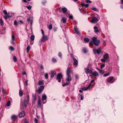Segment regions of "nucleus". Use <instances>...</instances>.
<instances>
[{
	"label": "nucleus",
	"mask_w": 123,
	"mask_h": 123,
	"mask_svg": "<svg viewBox=\"0 0 123 123\" xmlns=\"http://www.w3.org/2000/svg\"><path fill=\"white\" fill-rule=\"evenodd\" d=\"M47 98V96L46 95L45 93H43L42 95V99L43 101V104H45L46 103V101H45L44 102V100H46Z\"/></svg>",
	"instance_id": "nucleus-7"
},
{
	"label": "nucleus",
	"mask_w": 123,
	"mask_h": 123,
	"mask_svg": "<svg viewBox=\"0 0 123 123\" xmlns=\"http://www.w3.org/2000/svg\"><path fill=\"white\" fill-rule=\"evenodd\" d=\"M32 95L33 97V100L35 101V100L36 99V95L34 94H33Z\"/></svg>",
	"instance_id": "nucleus-27"
},
{
	"label": "nucleus",
	"mask_w": 123,
	"mask_h": 123,
	"mask_svg": "<svg viewBox=\"0 0 123 123\" xmlns=\"http://www.w3.org/2000/svg\"><path fill=\"white\" fill-rule=\"evenodd\" d=\"M109 55L107 53H105L103 56V58L101 59V61L103 62H107L108 61Z\"/></svg>",
	"instance_id": "nucleus-2"
},
{
	"label": "nucleus",
	"mask_w": 123,
	"mask_h": 123,
	"mask_svg": "<svg viewBox=\"0 0 123 123\" xmlns=\"http://www.w3.org/2000/svg\"><path fill=\"white\" fill-rule=\"evenodd\" d=\"M85 72L86 74H87L88 73H89V70L88 67L86 68H85Z\"/></svg>",
	"instance_id": "nucleus-24"
},
{
	"label": "nucleus",
	"mask_w": 123,
	"mask_h": 123,
	"mask_svg": "<svg viewBox=\"0 0 123 123\" xmlns=\"http://www.w3.org/2000/svg\"><path fill=\"white\" fill-rule=\"evenodd\" d=\"M25 112L24 111H22L18 114V117L19 118H21L24 117L25 116Z\"/></svg>",
	"instance_id": "nucleus-10"
},
{
	"label": "nucleus",
	"mask_w": 123,
	"mask_h": 123,
	"mask_svg": "<svg viewBox=\"0 0 123 123\" xmlns=\"http://www.w3.org/2000/svg\"><path fill=\"white\" fill-rule=\"evenodd\" d=\"M52 61L54 62H56V60L55 58H53L52 59Z\"/></svg>",
	"instance_id": "nucleus-49"
},
{
	"label": "nucleus",
	"mask_w": 123,
	"mask_h": 123,
	"mask_svg": "<svg viewBox=\"0 0 123 123\" xmlns=\"http://www.w3.org/2000/svg\"><path fill=\"white\" fill-rule=\"evenodd\" d=\"M61 21L64 23H65L66 22V18H62Z\"/></svg>",
	"instance_id": "nucleus-31"
},
{
	"label": "nucleus",
	"mask_w": 123,
	"mask_h": 123,
	"mask_svg": "<svg viewBox=\"0 0 123 123\" xmlns=\"http://www.w3.org/2000/svg\"><path fill=\"white\" fill-rule=\"evenodd\" d=\"M17 117V116L15 115H13L12 116L11 118L13 121H14L16 119Z\"/></svg>",
	"instance_id": "nucleus-17"
},
{
	"label": "nucleus",
	"mask_w": 123,
	"mask_h": 123,
	"mask_svg": "<svg viewBox=\"0 0 123 123\" xmlns=\"http://www.w3.org/2000/svg\"><path fill=\"white\" fill-rule=\"evenodd\" d=\"M4 18L6 19L7 18V16H4Z\"/></svg>",
	"instance_id": "nucleus-63"
},
{
	"label": "nucleus",
	"mask_w": 123,
	"mask_h": 123,
	"mask_svg": "<svg viewBox=\"0 0 123 123\" xmlns=\"http://www.w3.org/2000/svg\"><path fill=\"white\" fill-rule=\"evenodd\" d=\"M92 85V83H90L89 85V86H88V88H89Z\"/></svg>",
	"instance_id": "nucleus-60"
},
{
	"label": "nucleus",
	"mask_w": 123,
	"mask_h": 123,
	"mask_svg": "<svg viewBox=\"0 0 123 123\" xmlns=\"http://www.w3.org/2000/svg\"><path fill=\"white\" fill-rule=\"evenodd\" d=\"M14 40H11V43L12 44H14Z\"/></svg>",
	"instance_id": "nucleus-53"
},
{
	"label": "nucleus",
	"mask_w": 123,
	"mask_h": 123,
	"mask_svg": "<svg viewBox=\"0 0 123 123\" xmlns=\"http://www.w3.org/2000/svg\"><path fill=\"white\" fill-rule=\"evenodd\" d=\"M26 7L28 9L30 10L31 8V6H26Z\"/></svg>",
	"instance_id": "nucleus-43"
},
{
	"label": "nucleus",
	"mask_w": 123,
	"mask_h": 123,
	"mask_svg": "<svg viewBox=\"0 0 123 123\" xmlns=\"http://www.w3.org/2000/svg\"><path fill=\"white\" fill-rule=\"evenodd\" d=\"M98 21V18L95 17H93L92 20H91V22L93 23H94Z\"/></svg>",
	"instance_id": "nucleus-12"
},
{
	"label": "nucleus",
	"mask_w": 123,
	"mask_h": 123,
	"mask_svg": "<svg viewBox=\"0 0 123 123\" xmlns=\"http://www.w3.org/2000/svg\"><path fill=\"white\" fill-rule=\"evenodd\" d=\"M58 56L61 59H62V55L61 52H59L58 53Z\"/></svg>",
	"instance_id": "nucleus-34"
},
{
	"label": "nucleus",
	"mask_w": 123,
	"mask_h": 123,
	"mask_svg": "<svg viewBox=\"0 0 123 123\" xmlns=\"http://www.w3.org/2000/svg\"><path fill=\"white\" fill-rule=\"evenodd\" d=\"M92 9L95 11H97L98 10L96 8H92Z\"/></svg>",
	"instance_id": "nucleus-51"
},
{
	"label": "nucleus",
	"mask_w": 123,
	"mask_h": 123,
	"mask_svg": "<svg viewBox=\"0 0 123 123\" xmlns=\"http://www.w3.org/2000/svg\"><path fill=\"white\" fill-rule=\"evenodd\" d=\"M105 65L103 64L100 65V68L101 69H102L103 68L105 67Z\"/></svg>",
	"instance_id": "nucleus-46"
},
{
	"label": "nucleus",
	"mask_w": 123,
	"mask_h": 123,
	"mask_svg": "<svg viewBox=\"0 0 123 123\" xmlns=\"http://www.w3.org/2000/svg\"><path fill=\"white\" fill-rule=\"evenodd\" d=\"M48 28L50 30L52 29V24H50L48 26Z\"/></svg>",
	"instance_id": "nucleus-25"
},
{
	"label": "nucleus",
	"mask_w": 123,
	"mask_h": 123,
	"mask_svg": "<svg viewBox=\"0 0 123 123\" xmlns=\"http://www.w3.org/2000/svg\"><path fill=\"white\" fill-rule=\"evenodd\" d=\"M44 82L43 81H39L38 83V84L40 86L42 85H43Z\"/></svg>",
	"instance_id": "nucleus-26"
},
{
	"label": "nucleus",
	"mask_w": 123,
	"mask_h": 123,
	"mask_svg": "<svg viewBox=\"0 0 123 123\" xmlns=\"http://www.w3.org/2000/svg\"><path fill=\"white\" fill-rule=\"evenodd\" d=\"M41 40L42 41L44 42L48 40L49 39L48 37L47 36H43L42 37Z\"/></svg>",
	"instance_id": "nucleus-8"
},
{
	"label": "nucleus",
	"mask_w": 123,
	"mask_h": 123,
	"mask_svg": "<svg viewBox=\"0 0 123 123\" xmlns=\"http://www.w3.org/2000/svg\"><path fill=\"white\" fill-rule=\"evenodd\" d=\"M89 88H88V87H83L82 88V90L83 91H86Z\"/></svg>",
	"instance_id": "nucleus-35"
},
{
	"label": "nucleus",
	"mask_w": 123,
	"mask_h": 123,
	"mask_svg": "<svg viewBox=\"0 0 123 123\" xmlns=\"http://www.w3.org/2000/svg\"><path fill=\"white\" fill-rule=\"evenodd\" d=\"M84 41L85 42H88L89 41V39L88 38H85L84 39Z\"/></svg>",
	"instance_id": "nucleus-29"
},
{
	"label": "nucleus",
	"mask_w": 123,
	"mask_h": 123,
	"mask_svg": "<svg viewBox=\"0 0 123 123\" xmlns=\"http://www.w3.org/2000/svg\"><path fill=\"white\" fill-rule=\"evenodd\" d=\"M11 104V102L10 101H8L6 104V106H10Z\"/></svg>",
	"instance_id": "nucleus-39"
},
{
	"label": "nucleus",
	"mask_w": 123,
	"mask_h": 123,
	"mask_svg": "<svg viewBox=\"0 0 123 123\" xmlns=\"http://www.w3.org/2000/svg\"><path fill=\"white\" fill-rule=\"evenodd\" d=\"M93 53L94 54L97 53L98 54H99L101 52V50L99 48L98 49H93Z\"/></svg>",
	"instance_id": "nucleus-6"
},
{
	"label": "nucleus",
	"mask_w": 123,
	"mask_h": 123,
	"mask_svg": "<svg viewBox=\"0 0 123 123\" xmlns=\"http://www.w3.org/2000/svg\"><path fill=\"white\" fill-rule=\"evenodd\" d=\"M114 81V78L112 76H111L108 78L107 82L108 83L111 84L113 83Z\"/></svg>",
	"instance_id": "nucleus-3"
},
{
	"label": "nucleus",
	"mask_w": 123,
	"mask_h": 123,
	"mask_svg": "<svg viewBox=\"0 0 123 123\" xmlns=\"http://www.w3.org/2000/svg\"><path fill=\"white\" fill-rule=\"evenodd\" d=\"M14 25L16 26H17V25L18 23L17 21L16 20H14Z\"/></svg>",
	"instance_id": "nucleus-44"
},
{
	"label": "nucleus",
	"mask_w": 123,
	"mask_h": 123,
	"mask_svg": "<svg viewBox=\"0 0 123 123\" xmlns=\"http://www.w3.org/2000/svg\"><path fill=\"white\" fill-rule=\"evenodd\" d=\"M53 29L54 31H55L57 30V28L55 27H54Z\"/></svg>",
	"instance_id": "nucleus-55"
},
{
	"label": "nucleus",
	"mask_w": 123,
	"mask_h": 123,
	"mask_svg": "<svg viewBox=\"0 0 123 123\" xmlns=\"http://www.w3.org/2000/svg\"><path fill=\"white\" fill-rule=\"evenodd\" d=\"M28 102V101H25V100L24 101V107L25 108L26 107L27 105Z\"/></svg>",
	"instance_id": "nucleus-20"
},
{
	"label": "nucleus",
	"mask_w": 123,
	"mask_h": 123,
	"mask_svg": "<svg viewBox=\"0 0 123 123\" xmlns=\"http://www.w3.org/2000/svg\"><path fill=\"white\" fill-rule=\"evenodd\" d=\"M41 31L42 33L43 34V36H44V35L43 30L42 29H41Z\"/></svg>",
	"instance_id": "nucleus-58"
},
{
	"label": "nucleus",
	"mask_w": 123,
	"mask_h": 123,
	"mask_svg": "<svg viewBox=\"0 0 123 123\" xmlns=\"http://www.w3.org/2000/svg\"><path fill=\"white\" fill-rule=\"evenodd\" d=\"M85 4L84 3H82L81 4V6H85Z\"/></svg>",
	"instance_id": "nucleus-61"
},
{
	"label": "nucleus",
	"mask_w": 123,
	"mask_h": 123,
	"mask_svg": "<svg viewBox=\"0 0 123 123\" xmlns=\"http://www.w3.org/2000/svg\"><path fill=\"white\" fill-rule=\"evenodd\" d=\"M15 36H14L13 34L12 33V39L11 40H14L15 39Z\"/></svg>",
	"instance_id": "nucleus-38"
},
{
	"label": "nucleus",
	"mask_w": 123,
	"mask_h": 123,
	"mask_svg": "<svg viewBox=\"0 0 123 123\" xmlns=\"http://www.w3.org/2000/svg\"><path fill=\"white\" fill-rule=\"evenodd\" d=\"M94 80H92L91 82H90L91 83H93L94 82Z\"/></svg>",
	"instance_id": "nucleus-62"
},
{
	"label": "nucleus",
	"mask_w": 123,
	"mask_h": 123,
	"mask_svg": "<svg viewBox=\"0 0 123 123\" xmlns=\"http://www.w3.org/2000/svg\"><path fill=\"white\" fill-rule=\"evenodd\" d=\"M74 30L76 33L77 35H79L80 34V31H79L78 29L76 27H74Z\"/></svg>",
	"instance_id": "nucleus-13"
},
{
	"label": "nucleus",
	"mask_w": 123,
	"mask_h": 123,
	"mask_svg": "<svg viewBox=\"0 0 123 123\" xmlns=\"http://www.w3.org/2000/svg\"><path fill=\"white\" fill-rule=\"evenodd\" d=\"M3 12L6 15L7 14V12L6 10H3Z\"/></svg>",
	"instance_id": "nucleus-47"
},
{
	"label": "nucleus",
	"mask_w": 123,
	"mask_h": 123,
	"mask_svg": "<svg viewBox=\"0 0 123 123\" xmlns=\"http://www.w3.org/2000/svg\"><path fill=\"white\" fill-rule=\"evenodd\" d=\"M31 39L32 41H34L35 38V36L33 35H31Z\"/></svg>",
	"instance_id": "nucleus-28"
},
{
	"label": "nucleus",
	"mask_w": 123,
	"mask_h": 123,
	"mask_svg": "<svg viewBox=\"0 0 123 123\" xmlns=\"http://www.w3.org/2000/svg\"><path fill=\"white\" fill-rule=\"evenodd\" d=\"M26 74L25 72L24 71H23L22 73V74L23 75H25Z\"/></svg>",
	"instance_id": "nucleus-64"
},
{
	"label": "nucleus",
	"mask_w": 123,
	"mask_h": 123,
	"mask_svg": "<svg viewBox=\"0 0 123 123\" xmlns=\"http://www.w3.org/2000/svg\"><path fill=\"white\" fill-rule=\"evenodd\" d=\"M66 74L67 76L71 75L70 70L68 68H67V70Z\"/></svg>",
	"instance_id": "nucleus-15"
},
{
	"label": "nucleus",
	"mask_w": 123,
	"mask_h": 123,
	"mask_svg": "<svg viewBox=\"0 0 123 123\" xmlns=\"http://www.w3.org/2000/svg\"><path fill=\"white\" fill-rule=\"evenodd\" d=\"M92 41H91L89 43V44L92 46L93 44L96 46H98L100 43V41L98 39L97 37H94L92 38Z\"/></svg>",
	"instance_id": "nucleus-1"
},
{
	"label": "nucleus",
	"mask_w": 123,
	"mask_h": 123,
	"mask_svg": "<svg viewBox=\"0 0 123 123\" xmlns=\"http://www.w3.org/2000/svg\"><path fill=\"white\" fill-rule=\"evenodd\" d=\"M111 70H112V69H111L110 70V71L108 73L104 74V76H104L106 77V76H108V75H109L111 72Z\"/></svg>",
	"instance_id": "nucleus-19"
},
{
	"label": "nucleus",
	"mask_w": 123,
	"mask_h": 123,
	"mask_svg": "<svg viewBox=\"0 0 123 123\" xmlns=\"http://www.w3.org/2000/svg\"><path fill=\"white\" fill-rule=\"evenodd\" d=\"M44 89V86H41L39 87L38 88V89L36 90L38 94L41 93L42 92Z\"/></svg>",
	"instance_id": "nucleus-5"
},
{
	"label": "nucleus",
	"mask_w": 123,
	"mask_h": 123,
	"mask_svg": "<svg viewBox=\"0 0 123 123\" xmlns=\"http://www.w3.org/2000/svg\"><path fill=\"white\" fill-rule=\"evenodd\" d=\"M68 18H69L71 19H73V18L72 16L71 15H70L69 14H68Z\"/></svg>",
	"instance_id": "nucleus-41"
},
{
	"label": "nucleus",
	"mask_w": 123,
	"mask_h": 123,
	"mask_svg": "<svg viewBox=\"0 0 123 123\" xmlns=\"http://www.w3.org/2000/svg\"><path fill=\"white\" fill-rule=\"evenodd\" d=\"M80 99L81 100H82L83 98V97L82 95H81Z\"/></svg>",
	"instance_id": "nucleus-59"
},
{
	"label": "nucleus",
	"mask_w": 123,
	"mask_h": 123,
	"mask_svg": "<svg viewBox=\"0 0 123 123\" xmlns=\"http://www.w3.org/2000/svg\"><path fill=\"white\" fill-rule=\"evenodd\" d=\"M94 32L96 33H97L100 31V29L99 28L95 26L94 27Z\"/></svg>",
	"instance_id": "nucleus-9"
},
{
	"label": "nucleus",
	"mask_w": 123,
	"mask_h": 123,
	"mask_svg": "<svg viewBox=\"0 0 123 123\" xmlns=\"http://www.w3.org/2000/svg\"><path fill=\"white\" fill-rule=\"evenodd\" d=\"M13 59L14 62H16L17 61V58L15 56H13Z\"/></svg>",
	"instance_id": "nucleus-36"
},
{
	"label": "nucleus",
	"mask_w": 123,
	"mask_h": 123,
	"mask_svg": "<svg viewBox=\"0 0 123 123\" xmlns=\"http://www.w3.org/2000/svg\"><path fill=\"white\" fill-rule=\"evenodd\" d=\"M34 120L35 123H38V120L36 118H34Z\"/></svg>",
	"instance_id": "nucleus-48"
},
{
	"label": "nucleus",
	"mask_w": 123,
	"mask_h": 123,
	"mask_svg": "<svg viewBox=\"0 0 123 123\" xmlns=\"http://www.w3.org/2000/svg\"><path fill=\"white\" fill-rule=\"evenodd\" d=\"M56 73L55 71H53L52 72L50 73L51 77H54V75L56 74Z\"/></svg>",
	"instance_id": "nucleus-18"
},
{
	"label": "nucleus",
	"mask_w": 123,
	"mask_h": 123,
	"mask_svg": "<svg viewBox=\"0 0 123 123\" xmlns=\"http://www.w3.org/2000/svg\"><path fill=\"white\" fill-rule=\"evenodd\" d=\"M41 106V101L40 99L39 98L38 99V106L40 107Z\"/></svg>",
	"instance_id": "nucleus-22"
},
{
	"label": "nucleus",
	"mask_w": 123,
	"mask_h": 123,
	"mask_svg": "<svg viewBox=\"0 0 123 123\" xmlns=\"http://www.w3.org/2000/svg\"><path fill=\"white\" fill-rule=\"evenodd\" d=\"M62 12L64 13L67 12V9L65 7H63L62 8Z\"/></svg>",
	"instance_id": "nucleus-16"
},
{
	"label": "nucleus",
	"mask_w": 123,
	"mask_h": 123,
	"mask_svg": "<svg viewBox=\"0 0 123 123\" xmlns=\"http://www.w3.org/2000/svg\"><path fill=\"white\" fill-rule=\"evenodd\" d=\"M46 79H48V74L47 73H45V74L44 75Z\"/></svg>",
	"instance_id": "nucleus-40"
},
{
	"label": "nucleus",
	"mask_w": 123,
	"mask_h": 123,
	"mask_svg": "<svg viewBox=\"0 0 123 123\" xmlns=\"http://www.w3.org/2000/svg\"><path fill=\"white\" fill-rule=\"evenodd\" d=\"M67 77L66 78V80L69 83V82L72 79L71 75L67 76Z\"/></svg>",
	"instance_id": "nucleus-14"
},
{
	"label": "nucleus",
	"mask_w": 123,
	"mask_h": 123,
	"mask_svg": "<svg viewBox=\"0 0 123 123\" xmlns=\"http://www.w3.org/2000/svg\"><path fill=\"white\" fill-rule=\"evenodd\" d=\"M93 72L92 70L91 69L89 70V73L92 74Z\"/></svg>",
	"instance_id": "nucleus-52"
},
{
	"label": "nucleus",
	"mask_w": 123,
	"mask_h": 123,
	"mask_svg": "<svg viewBox=\"0 0 123 123\" xmlns=\"http://www.w3.org/2000/svg\"><path fill=\"white\" fill-rule=\"evenodd\" d=\"M0 24L2 25H3L4 23L3 20L0 18Z\"/></svg>",
	"instance_id": "nucleus-33"
},
{
	"label": "nucleus",
	"mask_w": 123,
	"mask_h": 123,
	"mask_svg": "<svg viewBox=\"0 0 123 123\" xmlns=\"http://www.w3.org/2000/svg\"><path fill=\"white\" fill-rule=\"evenodd\" d=\"M86 2L87 3H91L92 1L89 0H86Z\"/></svg>",
	"instance_id": "nucleus-50"
},
{
	"label": "nucleus",
	"mask_w": 123,
	"mask_h": 123,
	"mask_svg": "<svg viewBox=\"0 0 123 123\" xmlns=\"http://www.w3.org/2000/svg\"><path fill=\"white\" fill-rule=\"evenodd\" d=\"M83 51L84 53H86L87 52V49L85 48H84L83 49Z\"/></svg>",
	"instance_id": "nucleus-32"
},
{
	"label": "nucleus",
	"mask_w": 123,
	"mask_h": 123,
	"mask_svg": "<svg viewBox=\"0 0 123 123\" xmlns=\"http://www.w3.org/2000/svg\"><path fill=\"white\" fill-rule=\"evenodd\" d=\"M93 76H98V72L96 71H95L94 72H93V73L92 74Z\"/></svg>",
	"instance_id": "nucleus-23"
},
{
	"label": "nucleus",
	"mask_w": 123,
	"mask_h": 123,
	"mask_svg": "<svg viewBox=\"0 0 123 123\" xmlns=\"http://www.w3.org/2000/svg\"><path fill=\"white\" fill-rule=\"evenodd\" d=\"M19 94L20 97L22 96L23 95V92L20 91H19Z\"/></svg>",
	"instance_id": "nucleus-37"
},
{
	"label": "nucleus",
	"mask_w": 123,
	"mask_h": 123,
	"mask_svg": "<svg viewBox=\"0 0 123 123\" xmlns=\"http://www.w3.org/2000/svg\"><path fill=\"white\" fill-rule=\"evenodd\" d=\"M30 46L29 45H28L27 46V47L26 48V51L27 53L30 50Z\"/></svg>",
	"instance_id": "nucleus-30"
},
{
	"label": "nucleus",
	"mask_w": 123,
	"mask_h": 123,
	"mask_svg": "<svg viewBox=\"0 0 123 123\" xmlns=\"http://www.w3.org/2000/svg\"><path fill=\"white\" fill-rule=\"evenodd\" d=\"M10 49L11 50H14V48L12 46H10Z\"/></svg>",
	"instance_id": "nucleus-54"
},
{
	"label": "nucleus",
	"mask_w": 123,
	"mask_h": 123,
	"mask_svg": "<svg viewBox=\"0 0 123 123\" xmlns=\"http://www.w3.org/2000/svg\"><path fill=\"white\" fill-rule=\"evenodd\" d=\"M89 6V5L88 4H85V6L86 8H87Z\"/></svg>",
	"instance_id": "nucleus-57"
},
{
	"label": "nucleus",
	"mask_w": 123,
	"mask_h": 123,
	"mask_svg": "<svg viewBox=\"0 0 123 123\" xmlns=\"http://www.w3.org/2000/svg\"><path fill=\"white\" fill-rule=\"evenodd\" d=\"M29 95H28L27 97L26 100H25V101H28L29 102Z\"/></svg>",
	"instance_id": "nucleus-45"
},
{
	"label": "nucleus",
	"mask_w": 123,
	"mask_h": 123,
	"mask_svg": "<svg viewBox=\"0 0 123 123\" xmlns=\"http://www.w3.org/2000/svg\"><path fill=\"white\" fill-rule=\"evenodd\" d=\"M97 69L98 70V72L99 74L101 75H103L104 74L103 71L102 70L98 68Z\"/></svg>",
	"instance_id": "nucleus-21"
},
{
	"label": "nucleus",
	"mask_w": 123,
	"mask_h": 123,
	"mask_svg": "<svg viewBox=\"0 0 123 123\" xmlns=\"http://www.w3.org/2000/svg\"><path fill=\"white\" fill-rule=\"evenodd\" d=\"M42 41V40H41V39L39 40V44H40V45H41V41Z\"/></svg>",
	"instance_id": "nucleus-56"
},
{
	"label": "nucleus",
	"mask_w": 123,
	"mask_h": 123,
	"mask_svg": "<svg viewBox=\"0 0 123 123\" xmlns=\"http://www.w3.org/2000/svg\"><path fill=\"white\" fill-rule=\"evenodd\" d=\"M72 58L74 60L73 63L74 65L75 66H77L78 64V61L73 56L72 57Z\"/></svg>",
	"instance_id": "nucleus-11"
},
{
	"label": "nucleus",
	"mask_w": 123,
	"mask_h": 123,
	"mask_svg": "<svg viewBox=\"0 0 123 123\" xmlns=\"http://www.w3.org/2000/svg\"><path fill=\"white\" fill-rule=\"evenodd\" d=\"M62 77V75L61 73L58 74L57 75L56 79L59 82H61V79Z\"/></svg>",
	"instance_id": "nucleus-4"
},
{
	"label": "nucleus",
	"mask_w": 123,
	"mask_h": 123,
	"mask_svg": "<svg viewBox=\"0 0 123 123\" xmlns=\"http://www.w3.org/2000/svg\"><path fill=\"white\" fill-rule=\"evenodd\" d=\"M69 82H68V83H65L63 84L62 85V86L63 87L65 86H67L68 85V84L69 83Z\"/></svg>",
	"instance_id": "nucleus-42"
}]
</instances>
